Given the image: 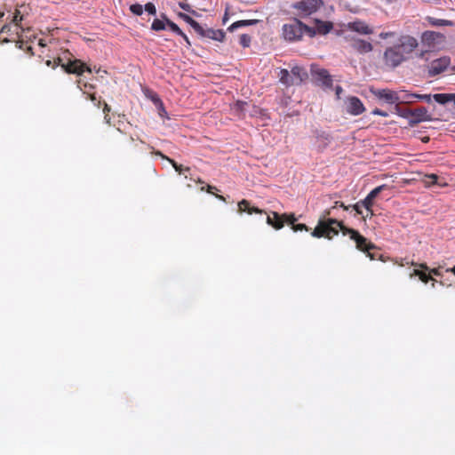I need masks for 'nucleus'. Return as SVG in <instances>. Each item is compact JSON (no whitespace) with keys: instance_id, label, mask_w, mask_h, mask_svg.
<instances>
[{"instance_id":"obj_1","label":"nucleus","mask_w":455,"mask_h":455,"mask_svg":"<svg viewBox=\"0 0 455 455\" xmlns=\"http://www.w3.org/2000/svg\"><path fill=\"white\" fill-rule=\"evenodd\" d=\"M331 209L324 211L323 219L319 220L316 227L311 232V235L316 238L326 237L331 239L340 230L344 235H348L351 240L355 241L356 249L365 252L371 260L377 259L379 254L371 252L372 250L377 249L376 245L368 241L357 230L346 227L342 221L331 218L326 219L327 216L331 215Z\"/></svg>"},{"instance_id":"obj_2","label":"nucleus","mask_w":455,"mask_h":455,"mask_svg":"<svg viewBox=\"0 0 455 455\" xmlns=\"http://www.w3.org/2000/svg\"><path fill=\"white\" fill-rule=\"evenodd\" d=\"M304 33H307L311 37L315 36V31L313 28L305 25L298 19H293L290 23L283 26V37L289 41L299 40Z\"/></svg>"},{"instance_id":"obj_3","label":"nucleus","mask_w":455,"mask_h":455,"mask_svg":"<svg viewBox=\"0 0 455 455\" xmlns=\"http://www.w3.org/2000/svg\"><path fill=\"white\" fill-rule=\"evenodd\" d=\"M323 6V0H300L292 4V8L297 12V15L301 18H306L315 13Z\"/></svg>"},{"instance_id":"obj_4","label":"nucleus","mask_w":455,"mask_h":455,"mask_svg":"<svg viewBox=\"0 0 455 455\" xmlns=\"http://www.w3.org/2000/svg\"><path fill=\"white\" fill-rule=\"evenodd\" d=\"M62 58H58L55 62L61 66V68L68 74H76L81 76L84 72L92 73V68L84 63L81 60H68L67 62H62Z\"/></svg>"},{"instance_id":"obj_5","label":"nucleus","mask_w":455,"mask_h":455,"mask_svg":"<svg viewBox=\"0 0 455 455\" xmlns=\"http://www.w3.org/2000/svg\"><path fill=\"white\" fill-rule=\"evenodd\" d=\"M383 61L386 67L395 68L406 61L397 46L387 47L383 54Z\"/></svg>"},{"instance_id":"obj_6","label":"nucleus","mask_w":455,"mask_h":455,"mask_svg":"<svg viewBox=\"0 0 455 455\" xmlns=\"http://www.w3.org/2000/svg\"><path fill=\"white\" fill-rule=\"evenodd\" d=\"M418 45L419 44L417 39L408 35L402 36L398 40V44H395V46L399 48L402 55L405 58V60L409 59L410 54L415 51Z\"/></svg>"},{"instance_id":"obj_7","label":"nucleus","mask_w":455,"mask_h":455,"mask_svg":"<svg viewBox=\"0 0 455 455\" xmlns=\"http://www.w3.org/2000/svg\"><path fill=\"white\" fill-rule=\"evenodd\" d=\"M311 75L318 84L325 88L332 87V77L327 69L321 68L317 65H312Z\"/></svg>"},{"instance_id":"obj_8","label":"nucleus","mask_w":455,"mask_h":455,"mask_svg":"<svg viewBox=\"0 0 455 455\" xmlns=\"http://www.w3.org/2000/svg\"><path fill=\"white\" fill-rule=\"evenodd\" d=\"M451 64V58L448 56H443L439 59L434 60L431 61L428 67V76H435L441 73H443Z\"/></svg>"},{"instance_id":"obj_9","label":"nucleus","mask_w":455,"mask_h":455,"mask_svg":"<svg viewBox=\"0 0 455 455\" xmlns=\"http://www.w3.org/2000/svg\"><path fill=\"white\" fill-rule=\"evenodd\" d=\"M411 265L416 268H414L413 271L410 274L411 278L418 276L419 279L424 283L433 280V276H431L430 273L428 272L429 267L426 263L411 262Z\"/></svg>"},{"instance_id":"obj_10","label":"nucleus","mask_w":455,"mask_h":455,"mask_svg":"<svg viewBox=\"0 0 455 455\" xmlns=\"http://www.w3.org/2000/svg\"><path fill=\"white\" fill-rule=\"evenodd\" d=\"M432 118L427 113V109L424 107H420L415 109H411V119L409 120V125L411 127L415 126L417 124L424 121H431Z\"/></svg>"},{"instance_id":"obj_11","label":"nucleus","mask_w":455,"mask_h":455,"mask_svg":"<svg viewBox=\"0 0 455 455\" xmlns=\"http://www.w3.org/2000/svg\"><path fill=\"white\" fill-rule=\"evenodd\" d=\"M365 111L361 100L355 96H350L347 100V112L352 116H358Z\"/></svg>"},{"instance_id":"obj_12","label":"nucleus","mask_w":455,"mask_h":455,"mask_svg":"<svg viewBox=\"0 0 455 455\" xmlns=\"http://www.w3.org/2000/svg\"><path fill=\"white\" fill-rule=\"evenodd\" d=\"M347 27V29L360 35H371L373 33V29L366 22L360 20L348 22Z\"/></svg>"},{"instance_id":"obj_13","label":"nucleus","mask_w":455,"mask_h":455,"mask_svg":"<svg viewBox=\"0 0 455 455\" xmlns=\"http://www.w3.org/2000/svg\"><path fill=\"white\" fill-rule=\"evenodd\" d=\"M386 188L387 185H380L372 189L364 199L361 200V204L363 208H365V210H370V208H372L376 197Z\"/></svg>"},{"instance_id":"obj_14","label":"nucleus","mask_w":455,"mask_h":455,"mask_svg":"<svg viewBox=\"0 0 455 455\" xmlns=\"http://www.w3.org/2000/svg\"><path fill=\"white\" fill-rule=\"evenodd\" d=\"M203 37H207L215 41L222 42L225 38V32L221 29L207 28L201 26V31L196 32Z\"/></svg>"},{"instance_id":"obj_15","label":"nucleus","mask_w":455,"mask_h":455,"mask_svg":"<svg viewBox=\"0 0 455 455\" xmlns=\"http://www.w3.org/2000/svg\"><path fill=\"white\" fill-rule=\"evenodd\" d=\"M375 95L380 99L385 100L387 103L393 104L399 100V97L397 96V93L394 91L384 89V90H379L375 92Z\"/></svg>"},{"instance_id":"obj_16","label":"nucleus","mask_w":455,"mask_h":455,"mask_svg":"<svg viewBox=\"0 0 455 455\" xmlns=\"http://www.w3.org/2000/svg\"><path fill=\"white\" fill-rule=\"evenodd\" d=\"M291 76L293 77L294 84H300L303 81L307 79V70L299 66H294L291 70Z\"/></svg>"},{"instance_id":"obj_17","label":"nucleus","mask_w":455,"mask_h":455,"mask_svg":"<svg viewBox=\"0 0 455 455\" xmlns=\"http://www.w3.org/2000/svg\"><path fill=\"white\" fill-rule=\"evenodd\" d=\"M267 223L276 230L283 228L284 226L283 215L276 212H272L270 215H267Z\"/></svg>"},{"instance_id":"obj_18","label":"nucleus","mask_w":455,"mask_h":455,"mask_svg":"<svg viewBox=\"0 0 455 455\" xmlns=\"http://www.w3.org/2000/svg\"><path fill=\"white\" fill-rule=\"evenodd\" d=\"M351 46L359 53H368L372 51V44L363 39L353 40Z\"/></svg>"},{"instance_id":"obj_19","label":"nucleus","mask_w":455,"mask_h":455,"mask_svg":"<svg viewBox=\"0 0 455 455\" xmlns=\"http://www.w3.org/2000/svg\"><path fill=\"white\" fill-rule=\"evenodd\" d=\"M315 27L313 28L316 34L326 35L333 28V24L331 21H323L318 19L315 20Z\"/></svg>"},{"instance_id":"obj_20","label":"nucleus","mask_w":455,"mask_h":455,"mask_svg":"<svg viewBox=\"0 0 455 455\" xmlns=\"http://www.w3.org/2000/svg\"><path fill=\"white\" fill-rule=\"evenodd\" d=\"M237 206H238L239 213L247 212L248 214H252V213L262 214L264 212L263 210H261L258 207L251 206L250 202L246 199H243L242 201H240L238 203Z\"/></svg>"},{"instance_id":"obj_21","label":"nucleus","mask_w":455,"mask_h":455,"mask_svg":"<svg viewBox=\"0 0 455 455\" xmlns=\"http://www.w3.org/2000/svg\"><path fill=\"white\" fill-rule=\"evenodd\" d=\"M278 76H279L280 82L283 84H284L286 86L294 85L293 77L291 76V72H289L287 69H285V68L281 69L278 73Z\"/></svg>"},{"instance_id":"obj_22","label":"nucleus","mask_w":455,"mask_h":455,"mask_svg":"<svg viewBox=\"0 0 455 455\" xmlns=\"http://www.w3.org/2000/svg\"><path fill=\"white\" fill-rule=\"evenodd\" d=\"M440 37H442V35L439 33L434 31H426L422 35V41L423 43H426L430 45L434 44L435 41H437V39H439Z\"/></svg>"},{"instance_id":"obj_23","label":"nucleus","mask_w":455,"mask_h":455,"mask_svg":"<svg viewBox=\"0 0 455 455\" xmlns=\"http://www.w3.org/2000/svg\"><path fill=\"white\" fill-rule=\"evenodd\" d=\"M258 22L257 20H238V21H235L234 22L233 24H231L228 30L230 31V32H233L235 31L236 28H242V27H246V26H251V25H254Z\"/></svg>"},{"instance_id":"obj_24","label":"nucleus","mask_w":455,"mask_h":455,"mask_svg":"<svg viewBox=\"0 0 455 455\" xmlns=\"http://www.w3.org/2000/svg\"><path fill=\"white\" fill-rule=\"evenodd\" d=\"M178 15L185 22L190 25L196 32L201 31V25L196 20L192 19L189 15L183 12H180Z\"/></svg>"},{"instance_id":"obj_25","label":"nucleus","mask_w":455,"mask_h":455,"mask_svg":"<svg viewBox=\"0 0 455 455\" xmlns=\"http://www.w3.org/2000/svg\"><path fill=\"white\" fill-rule=\"evenodd\" d=\"M424 186L429 188L432 185L437 184L439 186H445V184L438 183V176L435 173L426 174L423 180Z\"/></svg>"},{"instance_id":"obj_26","label":"nucleus","mask_w":455,"mask_h":455,"mask_svg":"<svg viewBox=\"0 0 455 455\" xmlns=\"http://www.w3.org/2000/svg\"><path fill=\"white\" fill-rule=\"evenodd\" d=\"M431 95L430 94H416L411 93L406 95V100L408 101H414L416 100H424L426 102H431Z\"/></svg>"},{"instance_id":"obj_27","label":"nucleus","mask_w":455,"mask_h":455,"mask_svg":"<svg viewBox=\"0 0 455 455\" xmlns=\"http://www.w3.org/2000/svg\"><path fill=\"white\" fill-rule=\"evenodd\" d=\"M117 132H118V134L114 136V138H113L114 144L116 148H122L124 140H126L127 138L122 134V132L120 131V129H118ZM128 140L133 141L134 140L132 136H130L128 138Z\"/></svg>"},{"instance_id":"obj_28","label":"nucleus","mask_w":455,"mask_h":455,"mask_svg":"<svg viewBox=\"0 0 455 455\" xmlns=\"http://www.w3.org/2000/svg\"><path fill=\"white\" fill-rule=\"evenodd\" d=\"M162 18L166 20V26L169 27L172 32L176 33L177 35H183V31L179 28V26L168 19L165 14H162Z\"/></svg>"},{"instance_id":"obj_29","label":"nucleus","mask_w":455,"mask_h":455,"mask_svg":"<svg viewBox=\"0 0 455 455\" xmlns=\"http://www.w3.org/2000/svg\"><path fill=\"white\" fill-rule=\"evenodd\" d=\"M166 28V20L155 19L151 24V29L154 31H162Z\"/></svg>"},{"instance_id":"obj_30","label":"nucleus","mask_w":455,"mask_h":455,"mask_svg":"<svg viewBox=\"0 0 455 455\" xmlns=\"http://www.w3.org/2000/svg\"><path fill=\"white\" fill-rule=\"evenodd\" d=\"M433 98L436 102L445 104L451 102V93H436Z\"/></svg>"},{"instance_id":"obj_31","label":"nucleus","mask_w":455,"mask_h":455,"mask_svg":"<svg viewBox=\"0 0 455 455\" xmlns=\"http://www.w3.org/2000/svg\"><path fill=\"white\" fill-rule=\"evenodd\" d=\"M158 154L161 155L164 158H165V156H164L161 153H158ZM166 159L171 163V164L172 165L174 170L179 174H181L183 172H189L190 171L189 167H184L182 164H179L178 163H176L174 160H172L171 158L166 157Z\"/></svg>"},{"instance_id":"obj_32","label":"nucleus","mask_w":455,"mask_h":455,"mask_svg":"<svg viewBox=\"0 0 455 455\" xmlns=\"http://www.w3.org/2000/svg\"><path fill=\"white\" fill-rule=\"evenodd\" d=\"M395 111L396 113L403 117V118H407V119H411V109L410 108H401L398 105L395 106Z\"/></svg>"},{"instance_id":"obj_33","label":"nucleus","mask_w":455,"mask_h":455,"mask_svg":"<svg viewBox=\"0 0 455 455\" xmlns=\"http://www.w3.org/2000/svg\"><path fill=\"white\" fill-rule=\"evenodd\" d=\"M284 223L291 225V227H293L296 224L297 218L295 217L294 213H283L282 214Z\"/></svg>"},{"instance_id":"obj_34","label":"nucleus","mask_w":455,"mask_h":455,"mask_svg":"<svg viewBox=\"0 0 455 455\" xmlns=\"http://www.w3.org/2000/svg\"><path fill=\"white\" fill-rule=\"evenodd\" d=\"M430 23L434 26H451L452 22L447 20H439V19H429Z\"/></svg>"},{"instance_id":"obj_35","label":"nucleus","mask_w":455,"mask_h":455,"mask_svg":"<svg viewBox=\"0 0 455 455\" xmlns=\"http://www.w3.org/2000/svg\"><path fill=\"white\" fill-rule=\"evenodd\" d=\"M251 37L247 34L240 36L239 43L243 47H249L251 44Z\"/></svg>"},{"instance_id":"obj_36","label":"nucleus","mask_w":455,"mask_h":455,"mask_svg":"<svg viewBox=\"0 0 455 455\" xmlns=\"http://www.w3.org/2000/svg\"><path fill=\"white\" fill-rule=\"evenodd\" d=\"M143 6L140 4H133L130 6V11L138 16H140L143 13Z\"/></svg>"},{"instance_id":"obj_37","label":"nucleus","mask_w":455,"mask_h":455,"mask_svg":"<svg viewBox=\"0 0 455 455\" xmlns=\"http://www.w3.org/2000/svg\"><path fill=\"white\" fill-rule=\"evenodd\" d=\"M21 20H22V15L20 14V12L18 9H16L14 15L12 17V22L15 26L19 27Z\"/></svg>"},{"instance_id":"obj_38","label":"nucleus","mask_w":455,"mask_h":455,"mask_svg":"<svg viewBox=\"0 0 455 455\" xmlns=\"http://www.w3.org/2000/svg\"><path fill=\"white\" fill-rule=\"evenodd\" d=\"M144 10L151 15L156 14V8L153 3H147L144 6Z\"/></svg>"},{"instance_id":"obj_39","label":"nucleus","mask_w":455,"mask_h":455,"mask_svg":"<svg viewBox=\"0 0 455 455\" xmlns=\"http://www.w3.org/2000/svg\"><path fill=\"white\" fill-rule=\"evenodd\" d=\"M291 229L294 232L298 231H308L309 228L305 224H295L293 227H291Z\"/></svg>"},{"instance_id":"obj_40","label":"nucleus","mask_w":455,"mask_h":455,"mask_svg":"<svg viewBox=\"0 0 455 455\" xmlns=\"http://www.w3.org/2000/svg\"><path fill=\"white\" fill-rule=\"evenodd\" d=\"M350 207H352L357 215H363V211L361 210L362 207H363L361 204V200L358 201L356 204H353V205H349Z\"/></svg>"},{"instance_id":"obj_41","label":"nucleus","mask_w":455,"mask_h":455,"mask_svg":"<svg viewBox=\"0 0 455 455\" xmlns=\"http://www.w3.org/2000/svg\"><path fill=\"white\" fill-rule=\"evenodd\" d=\"M111 108L105 102L103 107V112L105 114V120L107 123H110V117L108 116V113L110 112Z\"/></svg>"},{"instance_id":"obj_42","label":"nucleus","mask_w":455,"mask_h":455,"mask_svg":"<svg viewBox=\"0 0 455 455\" xmlns=\"http://www.w3.org/2000/svg\"><path fill=\"white\" fill-rule=\"evenodd\" d=\"M179 6H180L182 10H184V11H186V12H192V13H194V14L196 13V12H195V11H192V10H191V6H190L188 3H186V2H180V3H179Z\"/></svg>"},{"instance_id":"obj_43","label":"nucleus","mask_w":455,"mask_h":455,"mask_svg":"<svg viewBox=\"0 0 455 455\" xmlns=\"http://www.w3.org/2000/svg\"><path fill=\"white\" fill-rule=\"evenodd\" d=\"M395 32H381L379 36V38L381 39H387L389 37H394L395 36Z\"/></svg>"},{"instance_id":"obj_44","label":"nucleus","mask_w":455,"mask_h":455,"mask_svg":"<svg viewBox=\"0 0 455 455\" xmlns=\"http://www.w3.org/2000/svg\"><path fill=\"white\" fill-rule=\"evenodd\" d=\"M428 272L430 273L431 276L432 275L442 276V273H441L440 267H435V268H430L429 267Z\"/></svg>"},{"instance_id":"obj_45","label":"nucleus","mask_w":455,"mask_h":455,"mask_svg":"<svg viewBox=\"0 0 455 455\" xmlns=\"http://www.w3.org/2000/svg\"><path fill=\"white\" fill-rule=\"evenodd\" d=\"M336 207H341V208H343V209H344V210H346V211H347V210H348V209L350 208V206L345 205V204H344V203L339 202V201H336V202L334 203V205L331 207V209H334V208H336Z\"/></svg>"},{"instance_id":"obj_46","label":"nucleus","mask_w":455,"mask_h":455,"mask_svg":"<svg viewBox=\"0 0 455 455\" xmlns=\"http://www.w3.org/2000/svg\"><path fill=\"white\" fill-rule=\"evenodd\" d=\"M204 190H206L207 193L209 194H213V190H218L216 187H213V186H211V185H207L206 188L204 187H202L201 188V191H204Z\"/></svg>"},{"instance_id":"obj_47","label":"nucleus","mask_w":455,"mask_h":455,"mask_svg":"<svg viewBox=\"0 0 455 455\" xmlns=\"http://www.w3.org/2000/svg\"><path fill=\"white\" fill-rule=\"evenodd\" d=\"M372 114L373 115H376V116H387L388 114L381 109H379V108H375L373 111H372Z\"/></svg>"},{"instance_id":"obj_48","label":"nucleus","mask_w":455,"mask_h":455,"mask_svg":"<svg viewBox=\"0 0 455 455\" xmlns=\"http://www.w3.org/2000/svg\"><path fill=\"white\" fill-rule=\"evenodd\" d=\"M374 215L372 208H370V210H366V215L363 216V220H366L367 219L372 218Z\"/></svg>"},{"instance_id":"obj_49","label":"nucleus","mask_w":455,"mask_h":455,"mask_svg":"<svg viewBox=\"0 0 455 455\" xmlns=\"http://www.w3.org/2000/svg\"><path fill=\"white\" fill-rule=\"evenodd\" d=\"M180 36L183 38L184 42L186 43V46L188 48H189L191 46V42L188 39V37L187 36V35L183 32V35H180Z\"/></svg>"},{"instance_id":"obj_50","label":"nucleus","mask_w":455,"mask_h":455,"mask_svg":"<svg viewBox=\"0 0 455 455\" xmlns=\"http://www.w3.org/2000/svg\"><path fill=\"white\" fill-rule=\"evenodd\" d=\"M89 99H90L92 102H94L98 107H100V100H97V98H96L95 94H90V95H89Z\"/></svg>"},{"instance_id":"obj_51","label":"nucleus","mask_w":455,"mask_h":455,"mask_svg":"<svg viewBox=\"0 0 455 455\" xmlns=\"http://www.w3.org/2000/svg\"><path fill=\"white\" fill-rule=\"evenodd\" d=\"M342 92H343V89H342L341 86H339V85L336 86L335 93H336V96H337L338 99L340 98V95H341Z\"/></svg>"},{"instance_id":"obj_52","label":"nucleus","mask_w":455,"mask_h":455,"mask_svg":"<svg viewBox=\"0 0 455 455\" xmlns=\"http://www.w3.org/2000/svg\"><path fill=\"white\" fill-rule=\"evenodd\" d=\"M190 180H193V181H195L196 183H200V184L204 183V180H202L200 178L195 179L192 176H190Z\"/></svg>"},{"instance_id":"obj_53","label":"nucleus","mask_w":455,"mask_h":455,"mask_svg":"<svg viewBox=\"0 0 455 455\" xmlns=\"http://www.w3.org/2000/svg\"><path fill=\"white\" fill-rule=\"evenodd\" d=\"M216 197L223 202H226V198L223 196L216 195Z\"/></svg>"},{"instance_id":"obj_54","label":"nucleus","mask_w":455,"mask_h":455,"mask_svg":"<svg viewBox=\"0 0 455 455\" xmlns=\"http://www.w3.org/2000/svg\"><path fill=\"white\" fill-rule=\"evenodd\" d=\"M422 141H423V142H428V141H429V138H428V137H424V138L422 139Z\"/></svg>"},{"instance_id":"obj_55","label":"nucleus","mask_w":455,"mask_h":455,"mask_svg":"<svg viewBox=\"0 0 455 455\" xmlns=\"http://www.w3.org/2000/svg\"><path fill=\"white\" fill-rule=\"evenodd\" d=\"M431 286L434 288L435 286L436 280L433 278Z\"/></svg>"},{"instance_id":"obj_56","label":"nucleus","mask_w":455,"mask_h":455,"mask_svg":"<svg viewBox=\"0 0 455 455\" xmlns=\"http://www.w3.org/2000/svg\"><path fill=\"white\" fill-rule=\"evenodd\" d=\"M447 271H451L455 275V267H451V269H447Z\"/></svg>"},{"instance_id":"obj_57","label":"nucleus","mask_w":455,"mask_h":455,"mask_svg":"<svg viewBox=\"0 0 455 455\" xmlns=\"http://www.w3.org/2000/svg\"><path fill=\"white\" fill-rule=\"evenodd\" d=\"M5 28H7V26H4L2 28V32H4L5 30Z\"/></svg>"},{"instance_id":"obj_58","label":"nucleus","mask_w":455,"mask_h":455,"mask_svg":"<svg viewBox=\"0 0 455 455\" xmlns=\"http://www.w3.org/2000/svg\"><path fill=\"white\" fill-rule=\"evenodd\" d=\"M185 178L190 180V175H188V176L186 175Z\"/></svg>"},{"instance_id":"obj_59","label":"nucleus","mask_w":455,"mask_h":455,"mask_svg":"<svg viewBox=\"0 0 455 455\" xmlns=\"http://www.w3.org/2000/svg\"><path fill=\"white\" fill-rule=\"evenodd\" d=\"M452 70H453V71H455V66H454V67H452Z\"/></svg>"}]
</instances>
